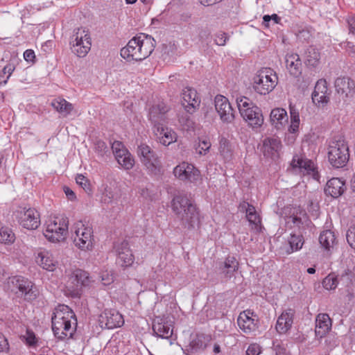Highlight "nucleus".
I'll return each mask as SVG.
<instances>
[{
	"label": "nucleus",
	"instance_id": "1",
	"mask_svg": "<svg viewBox=\"0 0 355 355\" xmlns=\"http://www.w3.org/2000/svg\"><path fill=\"white\" fill-rule=\"evenodd\" d=\"M155 47V41L150 35L140 33L132 37L121 49V55L128 61H141L150 56Z\"/></svg>",
	"mask_w": 355,
	"mask_h": 355
},
{
	"label": "nucleus",
	"instance_id": "2",
	"mask_svg": "<svg viewBox=\"0 0 355 355\" xmlns=\"http://www.w3.org/2000/svg\"><path fill=\"white\" fill-rule=\"evenodd\" d=\"M172 209L184 227L192 229L200 223L199 211L196 205L187 196H175L172 200Z\"/></svg>",
	"mask_w": 355,
	"mask_h": 355
},
{
	"label": "nucleus",
	"instance_id": "3",
	"mask_svg": "<svg viewBox=\"0 0 355 355\" xmlns=\"http://www.w3.org/2000/svg\"><path fill=\"white\" fill-rule=\"evenodd\" d=\"M73 316V313L67 306L60 305L55 309L51 318L52 330L55 337L60 340L73 338L77 324L76 319H74V327L71 326V319Z\"/></svg>",
	"mask_w": 355,
	"mask_h": 355
},
{
	"label": "nucleus",
	"instance_id": "4",
	"mask_svg": "<svg viewBox=\"0 0 355 355\" xmlns=\"http://www.w3.org/2000/svg\"><path fill=\"white\" fill-rule=\"evenodd\" d=\"M4 287L8 292L28 302L35 300L39 293L34 284L21 275L8 277L5 282Z\"/></svg>",
	"mask_w": 355,
	"mask_h": 355
},
{
	"label": "nucleus",
	"instance_id": "5",
	"mask_svg": "<svg viewBox=\"0 0 355 355\" xmlns=\"http://www.w3.org/2000/svg\"><path fill=\"white\" fill-rule=\"evenodd\" d=\"M236 102L242 118L252 128H259L263 123V116L261 109L249 98L240 96Z\"/></svg>",
	"mask_w": 355,
	"mask_h": 355
},
{
	"label": "nucleus",
	"instance_id": "6",
	"mask_svg": "<svg viewBox=\"0 0 355 355\" xmlns=\"http://www.w3.org/2000/svg\"><path fill=\"white\" fill-rule=\"evenodd\" d=\"M278 78L276 73L270 68L259 70L253 78V89L261 95H266L276 87Z\"/></svg>",
	"mask_w": 355,
	"mask_h": 355
},
{
	"label": "nucleus",
	"instance_id": "7",
	"mask_svg": "<svg viewBox=\"0 0 355 355\" xmlns=\"http://www.w3.org/2000/svg\"><path fill=\"white\" fill-rule=\"evenodd\" d=\"M349 159V147L343 139L332 141L328 148V159L335 168H343Z\"/></svg>",
	"mask_w": 355,
	"mask_h": 355
},
{
	"label": "nucleus",
	"instance_id": "8",
	"mask_svg": "<svg viewBox=\"0 0 355 355\" xmlns=\"http://www.w3.org/2000/svg\"><path fill=\"white\" fill-rule=\"evenodd\" d=\"M71 50L80 58H84L89 51L92 40L89 31L85 28H78L73 31L71 37Z\"/></svg>",
	"mask_w": 355,
	"mask_h": 355
},
{
	"label": "nucleus",
	"instance_id": "9",
	"mask_svg": "<svg viewBox=\"0 0 355 355\" xmlns=\"http://www.w3.org/2000/svg\"><path fill=\"white\" fill-rule=\"evenodd\" d=\"M137 152L141 163L145 166L149 173L158 175L161 173L162 164L160 159L149 146L146 144H141L138 146Z\"/></svg>",
	"mask_w": 355,
	"mask_h": 355
},
{
	"label": "nucleus",
	"instance_id": "10",
	"mask_svg": "<svg viewBox=\"0 0 355 355\" xmlns=\"http://www.w3.org/2000/svg\"><path fill=\"white\" fill-rule=\"evenodd\" d=\"M68 220L66 218H54L48 221L44 232L49 241L60 242L64 239L68 230Z\"/></svg>",
	"mask_w": 355,
	"mask_h": 355
},
{
	"label": "nucleus",
	"instance_id": "11",
	"mask_svg": "<svg viewBox=\"0 0 355 355\" xmlns=\"http://www.w3.org/2000/svg\"><path fill=\"white\" fill-rule=\"evenodd\" d=\"M73 229L75 245L82 250H91L94 241L92 228L85 225L82 221H78L74 224Z\"/></svg>",
	"mask_w": 355,
	"mask_h": 355
},
{
	"label": "nucleus",
	"instance_id": "12",
	"mask_svg": "<svg viewBox=\"0 0 355 355\" xmlns=\"http://www.w3.org/2000/svg\"><path fill=\"white\" fill-rule=\"evenodd\" d=\"M173 174L180 180L194 184L202 180L200 171L194 165L184 162L174 168Z\"/></svg>",
	"mask_w": 355,
	"mask_h": 355
},
{
	"label": "nucleus",
	"instance_id": "13",
	"mask_svg": "<svg viewBox=\"0 0 355 355\" xmlns=\"http://www.w3.org/2000/svg\"><path fill=\"white\" fill-rule=\"evenodd\" d=\"M17 218L20 225L27 230H36L40 225V215L34 208L24 207L17 211Z\"/></svg>",
	"mask_w": 355,
	"mask_h": 355
},
{
	"label": "nucleus",
	"instance_id": "14",
	"mask_svg": "<svg viewBox=\"0 0 355 355\" xmlns=\"http://www.w3.org/2000/svg\"><path fill=\"white\" fill-rule=\"evenodd\" d=\"M116 256V264L123 268L130 266L135 260V257L130 249L129 243L126 241L117 242L114 245Z\"/></svg>",
	"mask_w": 355,
	"mask_h": 355
},
{
	"label": "nucleus",
	"instance_id": "15",
	"mask_svg": "<svg viewBox=\"0 0 355 355\" xmlns=\"http://www.w3.org/2000/svg\"><path fill=\"white\" fill-rule=\"evenodd\" d=\"M215 108L220 119L227 123H232L234 119V113L228 99L221 95L215 97Z\"/></svg>",
	"mask_w": 355,
	"mask_h": 355
},
{
	"label": "nucleus",
	"instance_id": "16",
	"mask_svg": "<svg viewBox=\"0 0 355 355\" xmlns=\"http://www.w3.org/2000/svg\"><path fill=\"white\" fill-rule=\"evenodd\" d=\"M282 148V144L279 138L267 137L262 141L261 150L265 157L275 160L279 157Z\"/></svg>",
	"mask_w": 355,
	"mask_h": 355
},
{
	"label": "nucleus",
	"instance_id": "17",
	"mask_svg": "<svg viewBox=\"0 0 355 355\" xmlns=\"http://www.w3.org/2000/svg\"><path fill=\"white\" fill-rule=\"evenodd\" d=\"M101 326L112 329L122 326L124 320L122 315L115 309H105L99 317Z\"/></svg>",
	"mask_w": 355,
	"mask_h": 355
},
{
	"label": "nucleus",
	"instance_id": "18",
	"mask_svg": "<svg viewBox=\"0 0 355 355\" xmlns=\"http://www.w3.org/2000/svg\"><path fill=\"white\" fill-rule=\"evenodd\" d=\"M254 313L250 310H245L240 313L237 318V324L239 328L246 334L251 333L257 328V320L254 318Z\"/></svg>",
	"mask_w": 355,
	"mask_h": 355
},
{
	"label": "nucleus",
	"instance_id": "19",
	"mask_svg": "<svg viewBox=\"0 0 355 355\" xmlns=\"http://www.w3.org/2000/svg\"><path fill=\"white\" fill-rule=\"evenodd\" d=\"M182 95V105L185 110L189 114L193 113L199 107L200 103L197 92L193 88L186 87L183 89Z\"/></svg>",
	"mask_w": 355,
	"mask_h": 355
},
{
	"label": "nucleus",
	"instance_id": "20",
	"mask_svg": "<svg viewBox=\"0 0 355 355\" xmlns=\"http://www.w3.org/2000/svg\"><path fill=\"white\" fill-rule=\"evenodd\" d=\"M239 263L233 256H228L218 266L219 274L227 281L235 276L239 270Z\"/></svg>",
	"mask_w": 355,
	"mask_h": 355
},
{
	"label": "nucleus",
	"instance_id": "21",
	"mask_svg": "<svg viewBox=\"0 0 355 355\" xmlns=\"http://www.w3.org/2000/svg\"><path fill=\"white\" fill-rule=\"evenodd\" d=\"M291 165L294 168H299L304 175H312L314 179H317L318 173L315 171L313 162L311 159L300 157L297 155L293 157Z\"/></svg>",
	"mask_w": 355,
	"mask_h": 355
},
{
	"label": "nucleus",
	"instance_id": "22",
	"mask_svg": "<svg viewBox=\"0 0 355 355\" xmlns=\"http://www.w3.org/2000/svg\"><path fill=\"white\" fill-rule=\"evenodd\" d=\"M168 108L164 103H159L153 105L149 110V120L154 125V129L158 125H163V122L166 120V114Z\"/></svg>",
	"mask_w": 355,
	"mask_h": 355
},
{
	"label": "nucleus",
	"instance_id": "23",
	"mask_svg": "<svg viewBox=\"0 0 355 355\" xmlns=\"http://www.w3.org/2000/svg\"><path fill=\"white\" fill-rule=\"evenodd\" d=\"M346 190L345 181L338 178H333L329 180L324 187V193L334 198H338L343 194Z\"/></svg>",
	"mask_w": 355,
	"mask_h": 355
},
{
	"label": "nucleus",
	"instance_id": "24",
	"mask_svg": "<svg viewBox=\"0 0 355 355\" xmlns=\"http://www.w3.org/2000/svg\"><path fill=\"white\" fill-rule=\"evenodd\" d=\"M295 311L288 309L282 312L279 316L276 323V330L279 334L286 333L292 327Z\"/></svg>",
	"mask_w": 355,
	"mask_h": 355
},
{
	"label": "nucleus",
	"instance_id": "25",
	"mask_svg": "<svg viewBox=\"0 0 355 355\" xmlns=\"http://www.w3.org/2000/svg\"><path fill=\"white\" fill-rule=\"evenodd\" d=\"M286 69L290 74L294 77H298L301 75L302 71V64L300 55L297 53H287L285 57Z\"/></svg>",
	"mask_w": 355,
	"mask_h": 355
},
{
	"label": "nucleus",
	"instance_id": "26",
	"mask_svg": "<svg viewBox=\"0 0 355 355\" xmlns=\"http://www.w3.org/2000/svg\"><path fill=\"white\" fill-rule=\"evenodd\" d=\"M36 262L43 269L49 271H53L58 263L53 254L47 250L41 251L37 254Z\"/></svg>",
	"mask_w": 355,
	"mask_h": 355
},
{
	"label": "nucleus",
	"instance_id": "27",
	"mask_svg": "<svg viewBox=\"0 0 355 355\" xmlns=\"http://www.w3.org/2000/svg\"><path fill=\"white\" fill-rule=\"evenodd\" d=\"M288 116L286 111L283 108H275L270 114V121L276 129H282L288 123Z\"/></svg>",
	"mask_w": 355,
	"mask_h": 355
},
{
	"label": "nucleus",
	"instance_id": "28",
	"mask_svg": "<svg viewBox=\"0 0 355 355\" xmlns=\"http://www.w3.org/2000/svg\"><path fill=\"white\" fill-rule=\"evenodd\" d=\"M90 282L89 274L81 269L73 270L69 277L68 283L71 284L73 288H77L79 286H87Z\"/></svg>",
	"mask_w": 355,
	"mask_h": 355
},
{
	"label": "nucleus",
	"instance_id": "29",
	"mask_svg": "<svg viewBox=\"0 0 355 355\" xmlns=\"http://www.w3.org/2000/svg\"><path fill=\"white\" fill-rule=\"evenodd\" d=\"M335 88L343 98H347L353 94L354 83L349 78H338L335 81Z\"/></svg>",
	"mask_w": 355,
	"mask_h": 355
},
{
	"label": "nucleus",
	"instance_id": "30",
	"mask_svg": "<svg viewBox=\"0 0 355 355\" xmlns=\"http://www.w3.org/2000/svg\"><path fill=\"white\" fill-rule=\"evenodd\" d=\"M331 327V320L327 313H320L315 320V334L317 336L322 338L330 330Z\"/></svg>",
	"mask_w": 355,
	"mask_h": 355
},
{
	"label": "nucleus",
	"instance_id": "31",
	"mask_svg": "<svg viewBox=\"0 0 355 355\" xmlns=\"http://www.w3.org/2000/svg\"><path fill=\"white\" fill-rule=\"evenodd\" d=\"M327 83L324 80H318L315 86L314 91L312 93V100L313 103H324L329 101L327 94Z\"/></svg>",
	"mask_w": 355,
	"mask_h": 355
},
{
	"label": "nucleus",
	"instance_id": "32",
	"mask_svg": "<svg viewBox=\"0 0 355 355\" xmlns=\"http://www.w3.org/2000/svg\"><path fill=\"white\" fill-rule=\"evenodd\" d=\"M153 330L157 337L164 339H168L173 335L171 324L162 319L154 322Z\"/></svg>",
	"mask_w": 355,
	"mask_h": 355
},
{
	"label": "nucleus",
	"instance_id": "33",
	"mask_svg": "<svg viewBox=\"0 0 355 355\" xmlns=\"http://www.w3.org/2000/svg\"><path fill=\"white\" fill-rule=\"evenodd\" d=\"M154 132L158 137L159 142L164 146H168L176 141V133L171 129L164 128L163 125H158L154 129Z\"/></svg>",
	"mask_w": 355,
	"mask_h": 355
},
{
	"label": "nucleus",
	"instance_id": "34",
	"mask_svg": "<svg viewBox=\"0 0 355 355\" xmlns=\"http://www.w3.org/2000/svg\"><path fill=\"white\" fill-rule=\"evenodd\" d=\"M319 242L322 247L328 252L334 250L338 243L334 232L330 230H324L320 233Z\"/></svg>",
	"mask_w": 355,
	"mask_h": 355
},
{
	"label": "nucleus",
	"instance_id": "35",
	"mask_svg": "<svg viewBox=\"0 0 355 355\" xmlns=\"http://www.w3.org/2000/svg\"><path fill=\"white\" fill-rule=\"evenodd\" d=\"M51 105L63 116H68L73 109V106L71 103L61 98L53 99Z\"/></svg>",
	"mask_w": 355,
	"mask_h": 355
},
{
	"label": "nucleus",
	"instance_id": "36",
	"mask_svg": "<svg viewBox=\"0 0 355 355\" xmlns=\"http://www.w3.org/2000/svg\"><path fill=\"white\" fill-rule=\"evenodd\" d=\"M320 54L317 49L309 46L305 52L304 63L308 67L315 68L320 63Z\"/></svg>",
	"mask_w": 355,
	"mask_h": 355
},
{
	"label": "nucleus",
	"instance_id": "37",
	"mask_svg": "<svg viewBox=\"0 0 355 355\" xmlns=\"http://www.w3.org/2000/svg\"><path fill=\"white\" fill-rule=\"evenodd\" d=\"M210 341L211 337L209 336L198 334L191 342L190 346L196 352L202 351L207 347Z\"/></svg>",
	"mask_w": 355,
	"mask_h": 355
},
{
	"label": "nucleus",
	"instance_id": "38",
	"mask_svg": "<svg viewBox=\"0 0 355 355\" xmlns=\"http://www.w3.org/2000/svg\"><path fill=\"white\" fill-rule=\"evenodd\" d=\"M290 250H287V254H291L302 248L304 241L302 235L291 234L288 239Z\"/></svg>",
	"mask_w": 355,
	"mask_h": 355
},
{
	"label": "nucleus",
	"instance_id": "39",
	"mask_svg": "<svg viewBox=\"0 0 355 355\" xmlns=\"http://www.w3.org/2000/svg\"><path fill=\"white\" fill-rule=\"evenodd\" d=\"M15 240V235L12 230L8 227H0V242L5 244L12 243Z\"/></svg>",
	"mask_w": 355,
	"mask_h": 355
},
{
	"label": "nucleus",
	"instance_id": "40",
	"mask_svg": "<svg viewBox=\"0 0 355 355\" xmlns=\"http://www.w3.org/2000/svg\"><path fill=\"white\" fill-rule=\"evenodd\" d=\"M219 151L225 159H230L232 157V148L230 141L225 137L219 140Z\"/></svg>",
	"mask_w": 355,
	"mask_h": 355
},
{
	"label": "nucleus",
	"instance_id": "41",
	"mask_svg": "<svg viewBox=\"0 0 355 355\" xmlns=\"http://www.w3.org/2000/svg\"><path fill=\"white\" fill-rule=\"evenodd\" d=\"M112 150L115 156L116 160L119 159L120 157H123L125 155H128V153H130L122 144V142L119 141H114L112 144Z\"/></svg>",
	"mask_w": 355,
	"mask_h": 355
},
{
	"label": "nucleus",
	"instance_id": "42",
	"mask_svg": "<svg viewBox=\"0 0 355 355\" xmlns=\"http://www.w3.org/2000/svg\"><path fill=\"white\" fill-rule=\"evenodd\" d=\"M248 211L246 214V218L249 223L253 225L256 230L261 228V219L255 207H254L253 210H249Z\"/></svg>",
	"mask_w": 355,
	"mask_h": 355
},
{
	"label": "nucleus",
	"instance_id": "43",
	"mask_svg": "<svg viewBox=\"0 0 355 355\" xmlns=\"http://www.w3.org/2000/svg\"><path fill=\"white\" fill-rule=\"evenodd\" d=\"M15 69V66L12 63L7 64L1 72L0 73V83L6 85L9 79L10 76L12 73Z\"/></svg>",
	"mask_w": 355,
	"mask_h": 355
},
{
	"label": "nucleus",
	"instance_id": "44",
	"mask_svg": "<svg viewBox=\"0 0 355 355\" xmlns=\"http://www.w3.org/2000/svg\"><path fill=\"white\" fill-rule=\"evenodd\" d=\"M211 144L208 139H200L197 145H196V153L199 155H206L211 147Z\"/></svg>",
	"mask_w": 355,
	"mask_h": 355
},
{
	"label": "nucleus",
	"instance_id": "45",
	"mask_svg": "<svg viewBox=\"0 0 355 355\" xmlns=\"http://www.w3.org/2000/svg\"><path fill=\"white\" fill-rule=\"evenodd\" d=\"M322 286L327 290H334L338 286L337 277L334 274H329L322 281Z\"/></svg>",
	"mask_w": 355,
	"mask_h": 355
},
{
	"label": "nucleus",
	"instance_id": "46",
	"mask_svg": "<svg viewBox=\"0 0 355 355\" xmlns=\"http://www.w3.org/2000/svg\"><path fill=\"white\" fill-rule=\"evenodd\" d=\"M272 349L275 352L276 355H290L286 345L281 340H273Z\"/></svg>",
	"mask_w": 355,
	"mask_h": 355
},
{
	"label": "nucleus",
	"instance_id": "47",
	"mask_svg": "<svg viewBox=\"0 0 355 355\" xmlns=\"http://www.w3.org/2000/svg\"><path fill=\"white\" fill-rule=\"evenodd\" d=\"M117 162L126 170L132 168L135 165V159L131 153H128V155H125L123 157H120Z\"/></svg>",
	"mask_w": 355,
	"mask_h": 355
},
{
	"label": "nucleus",
	"instance_id": "48",
	"mask_svg": "<svg viewBox=\"0 0 355 355\" xmlns=\"http://www.w3.org/2000/svg\"><path fill=\"white\" fill-rule=\"evenodd\" d=\"M76 183L80 185L86 192L89 193L91 191L90 183L82 174H78L76 178Z\"/></svg>",
	"mask_w": 355,
	"mask_h": 355
},
{
	"label": "nucleus",
	"instance_id": "49",
	"mask_svg": "<svg viewBox=\"0 0 355 355\" xmlns=\"http://www.w3.org/2000/svg\"><path fill=\"white\" fill-rule=\"evenodd\" d=\"M103 285H110L114 282V275L111 271H102L99 276Z\"/></svg>",
	"mask_w": 355,
	"mask_h": 355
},
{
	"label": "nucleus",
	"instance_id": "50",
	"mask_svg": "<svg viewBox=\"0 0 355 355\" xmlns=\"http://www.w3.org/2000/svg\"><path fill=\"white\" fill-rule=\"evenodd\" d=\"M346 239L350 247L355 250V225L349 227L347 231Z\"/></svg>",
	"mask_w": 355,
	"mask_h": 355
},
{
	"label": "nucleus",
	"instance_id": "51",
	"mask_svg": "<svg viewBox=\"0 0 355 355\" xmlns=\"http://www.w3.org/2000/svg\"><path fill=\"white\" fill-rule=\"evenodd\" d=\"M229 37L227 33L224 32L217 33L214 36V43L218 46H225Z\"/></svg>",
	"mask_w": 355,
	"mask_h": 355
},
{
	"label": "nucleus",
	"instance_id": "52",
	"mask_svg": "<svg viewBox=\"0 0 355 355\" xmlns=\"http://www.w3.org/2000/svg\"><path fill=\"white\" fill-rule=\"evenodd\" d=\"M94 150L100 156H103L107 151V146L103 141L98 140L94 144Z\"/></svg>",
	"mask_w": 355,
	"mask_h": 355
},
{
	"label": "nucleus",
	"instance_id": "53",
	"mask_svg": "<svg viewBox=\"0 0 355 355\" xmlns=\"http://www.w3.org/2000/svg\"><path fill=\"white\" fill-rule=\"evenodd\" d=\"M272 20L274 24H279L281 21V18L277 15L273 14L272 15H266L263 17V22L262 24L265 27H269V22Z\"/></svg>",
	"mask_w": 355,
	"mask_h": 355
},
{
	"label": "nucleus",
	"instance_id": "54",
	"mask_svg": "<svg viewBox=\"0 0 355 355\" xmlns=\"http://www.w3.org/2000/svg\"><path fill=\"white\" fill-rule=\"evenodd\" d=\"M115 195L111 188H105L103 193L102 200L105 203H111L115 199Z\"/></svg>",
	"mask_w": 355,
	"mask_h": 355
},
{
	"label": "nucleus",
	"instance_id": "55",
	"mask_svg": "<svg viewBox=\"0 0 355 355\" xmlns=\"http://www.w3.org/2000/svg\"><path fill=\"white\" fill-rule=\"evenodd\" d=\"M261 352V347L257 343H253L248 346L246 355H259Z\"/></svg>",
	"mask_w": 355,
	"mask_h": 355
},
{
	"label": "nucleus",
	"instance_id": "56",
	"mask_svg": "<svg viewBox=\"0 0 355 355\" xmlns=\"http://www.w3.org/2000/svg\"><path fill=\"white\" fill-rule=\"evenodd\" d=\"M291 222L294 225V226L297 227H300L301 225L303 224L302 218L297 215H295V214L288 218V223Z\"/></svg>",
	"mask_w": 355,
	"mask_h": 355
},
{
	"label": "nucleus",
	"instance_id": "57",
	"mask_svg": "<svg viewBox=\"0 0 355 355\" xmlns=\"http://www.w3.org/2000/svg\"><path fill=\"white\" fill-rule=\"evenodd\" d=\"M254 206L250 205L249 202L243 200L239 205V210L241 212H245L246 214L249 212V210H253Z\"/></svg>",
	"mask_w": 355,
	"mask_h": 355
},
{
	"label": "nucleus",
	"instance_id": "58",
	"mask_svg": "<svg viewBox=\"0 0 355 355\" xmlns=\"http://www.w3.org/2000/svg\"><path fill=\"white\" fill-rule=\"evenodd\" d=\"M290 115H291V122H300V116L298 111L295 109V107L291 105H290Z\"/></svg>",
	"mask_w": 355,
	"mask_h": 355
},
{
	"label": "nucleus",
	"instance_id": "59",
	"mask_svg": "<svg viewBox=\"0 0 355 355\" xmlns=\"http://www.w3.org/2000/svg\"><path fill=\"white\" fill-rule=\"evenodd\" d=\"M24 58L26 61H27L28 62L34 63L35 59V55L34 51L32 49H27L24 53Z\"/></svg>",
	"mask_w": 355,
	"mask_h": 355
},
{
	"label": "nucleus",
	"instance_id": "60",
	"mask_svg": "<svg viewBox=\"0 0 355 355\" xmlns=\"http://www.w3.org/2000/svg\"><path fill=\"white\" fill-rule=\"evenodd\" d=\"M26 340L28 345L33 346L36 343V338L34 333L27 331Z\"/></svg>",
	"mask_w": 355,
	"mask_h": 355
},
{
	"label": "nucleus",
	"instance_id": "61",
	"mask_svg": "<svg viewBox=\"0 0 355 355\" xmlns=\"http://www.w3.org/2000/svg\"><path fill=\"white\" fill-rule=\"evenodd\" d=\"M8 349V343L5 336L0 333V352Z\"/></svg>",
	"mask_w": 355,
	"mask_h": 355
},
{
	"label": "nucleus",
	"instance_id": "62",
	"mask_svg": "<svg viewBox=\"0 0 355 355\" xmlns=\"http://www.w3.org/2000/svg\"><path fill=\"white\" fill-rule=\"evenodd\" d=\"M64 192L66 194L67 198L69 200H73L76 199L75 193L68 187H64L63 188Z\"/></svg>",
	"mask_w": 355,
	"mask_h": 355
},
{
	"label": "nucleus",
	"instance_id": "63",
	"mask_svg": "<svg viewBox=\"0 0 355 355\" xmlns=\"http://www.w3.org/2000/svg\"><path fill=\"white\" fill-rule=\"evenodd\" d=\"M211 32L208 28H201L199 32V37L201 40H206L210 36Z\"/></svg>",
	"mask_w": 355,
	"mask_h": 355
},
{
	"label": "nucleus",
	"instance_id": "64",
	"mask_svg": "<svg viewBox=\"0 0 355 355\" xmlns=\"http://www.w3.org/2000/svg\"><path fill=\"white\" fill-rule=\"evenodd\" d=\"M347 23L349 26V33L352 34V36L355 37V19L350 18L347 19Z\"/></svg>",
	"mask_w": 355,
	"mask_h": 355
}]
</instances>
